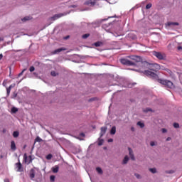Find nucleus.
I'll list each match as a JSON object with an SVG mask.
<instances>
[{"label": "nucleus", "mask_w": 182, "mask_h": 182, "mask_svg": "<svg viewBox=\"0 0 182 182\" xmlns=\"http://www.w3.org/2000/svg\"><path fill=\"white\" fill-rule=\"evenodd\" d=\"M103 45V43L101 41H98L94 43V46H96V48H99V46H102Z\"/></svg>", "instance_id": "a211bd4d"}, {"label": "nucleus", "mask_w": 182, "mask_h": 182, "mask_svg": "<svg viewBox=\"0 0 182 182\" xmlns=\"http://www.w3.org/2000/svg\"><path fill=\"white\" fill-rule=\"evenodd\" d=\"M66 14H55L53 17L50 18L51 21H56V19H59V18H62V16H65Z\"/></svg>", "instance_id": "0eeeda50"}, {"label": "nucleus", "mask_w": 182, "mask_h": 182, "mask_svg": "<svg viewBox=\"0 0 182 182\" xmlns=\"http://www.w3.org/2000/svg\"><path fill=\"white\" fill-rule=\"evenodd\" d=\"M22 22H26V21H31V17L26 16L21 19Z\"/></svg>", "instance_id": "aec40b11"}, {"label": "nucleus", "mask_w": 182, "mask_h": 182, "mask_svg": "<svg viewBox=\"0 0 182 182\" xmlns=\"http://www.w3.org/2000/svg\"><path fill=\"white\" fill-rule=\"evenodd\" d=\"M6 129H3V133H6Z\"/></svg>", "instance_id": "603ef678"}, {"label": "nucleus", "mask_w": 182, "mask_h": 182, "mask_svg": "<svg viewBox=\"0 0 182 182\" xmlns=\"http://www.w3.org/2000/svg\"><path fill=\"white\" fill-rule=\"evenodd\" d=\"M142 67L151 70L152 72H159L161 67L157 63H149L146 61L142 62Z\"/></svg>", "instance_id": "f03ea898"}, {"label": "nucleus", "mask_w": 182, "mask_h": 182, "mask_svg": "<svg viewBox=\"0 0 182 182\" xmlns=\"http://www.w3.org/2000/svg\"><path fill=\"white\" fill-rule=\"evenodd\" d=\"M110 134H116V127H112L110 130Z\"/></svg>", "instance_id": "f3484780"}, {"label": "nucleus", "mask_w": 182, "mask_h": 182, "mask_svg": "<svg viewBox=\"0 0 182 182\" xmlns=\"http://www.w3.org/2000/svg\"><path fill=\"white\" fill-rule=\"evenodd\" d=\"M129 58L131 59V60H133L134 62H136V63H138L139 62H141V63L143 62L141 61V58L140 56L131 55L129 56ZM141 65H143V63H141Z\"/></svg>", "instance_id": "39448f33"}, {"label": "nucleus", "mask_w": 182, "mask_h": 182, "mask_svg": "<svg viewBox=\"0 0 182 182\" xmlns=\"http://www.w3.org/2000/svg\"><path fill=\"white\" fill-rule=\"evenodd\" d=\"M6 92H7V96H9L10 93H11V90L10 88L7 87L6 88Z\"/></svg>", "instance_id": "c9c22d12"}, {"label": "nucleus", "mask_w": 182, "mask_h": 182, "mask_svg": "<svg viewBox=\"0 0 182 182\" xmlns=\"http://www.w3.org/2000/svg\"><path fill=\"white\" fill-rule=\"evenodd\" d=\"M129 150V157L131 159V160H136V159L134 158V154H133V149H132V148L129 147L128 148Z\"/></svg>", "instance_id": "9d476101"}, {"label": "nucleus", "mask_w": 182, "mask_h": 182, "mask_svg": "<svg viewBox=\"0 0 182 182\" xmlns=\"http://www.w3.org/2000/svg\"><path fill=\"white\" fill-rule=\"evenodd\" d=\"M165 173H166V174H173V173H175V171L174 170L166 171Z\"/></svg>", "instance_id": "a878e982"}, {"label": "nucleus", "mask_w": 182, "mask_h": 182, "mask_svg": "<svg viewBox=\"0 0 182 182\" xmlns=\"http://www.w3.org/2000/svg\"><path fill=\"white\" fill-rule=\"evenodd\" d=\"M96 1L95 0H87L85 2V5H90V6H95Z\"/></svg>", "instance_id": "1a4fd4ad"}, {"label": "nucleus", "mask_w": 182, "mask_h": 182, "mask_svg": "<svg viewBox=\"0 0 182 182\" xmlns=\"http://www.w3.org/2000/svg\"><path fill=\"white\" fill-rule=\"evenodd\" d=\"M4 41V38H0V41Z\"/></svg>", "instance_id": "5fc2aeb1"}, {"label": "nucleus", "mask_w": 182, "mask_h": 182, "mask_svg": "<svg viewBox=\"0 0 182 182\" xmlns=\"http://www.w3.org/2000/svg\"><path fill=\"white\" fill-rule=\"evenodd\" d=\"M178 50H182V46H178Z\"/></svg>", "instance_id": "a19ab883"}, {"label": "nucleus", "mask_w": 182, "mask_h": 182, "mask_svg": "<svg viewBox=\"0 0 182 182\" xmlns=\"http://www.w3.org/2000/svg\"><path fill=\"white\" fill-rule=\"evenodd\" d=\"M134 176L136 178H141V176L139 173H135Z\"/></svg>", "instance_id": "4c0bfd02"}, {"label": "nucleus", "mask_w": 182, "mask_h": 182, "mask_svg": "<svg viewBox=\"0 0 182 182\" xmlns=\"http://www.w3.org/2000/svg\"><path fill=\"white\" fill-rule=\"evenodd\" d=\"M154 141H151V143H150V146H154Z\"/></svg>", "instance_id": "c03bdc74"}, {"label": "nucleus", "mask_w": 182, "mask_h": 182, "mask_svg": "<svg viewBox=\"0 0 182 182\" xmlns=\"http://www.w3.org/2000/svg\"><path fill=\"white\" fill-rule=\"evenodd\" d=\"M142 73H144V75H146V76H149V77L155 79L156 80H157V82H159V83H161V85H164L169 89H173V87H174V84H173L171 81L168 80L159 79V75L154 72H151L149 70H145L144 71H142Z\"/></svg>", "instance_id": "f257e3e1"}, {"label": "nucleus", "mask_w": 182, "mask_h": 182, "mask_svg": "<svg viewBox=\"0 0 182 182\" xmlns=\"http://www.w3.org/2000/svg\"><path fill=\"white\" fill-rule=\"evenodd\" d=\"M4 182H10V181H9V179L5 178V179H4Z\"/></svg>", "instance_id": "09e8293b"}, {"label": "nucleus", "mask_w": 182, "mask_h": 182, "mask_svg": "<svg viewBox=\"0 0 182 182\" xmlns=\"http://www.w3.org/2000/svg\"><path fill=\"white\" fill-rule=\"evenodd\" d=\"M137 126H139L141 129H143V127H144V124L141 123V122H138Z\"/></svg>", "instance_id": "5701e85b"}, {"label": "nucleus", "mask_w": 182, "mask_h": 182, "mask_svg": "<svg viewBox=\"0 0 182 182\" xmlns=\"http://www.w3.org/2000/svg\"><path fill=\"white\" fill-rule=\"evenodd\" d=\"M13 87H15V84H11L9 87V89L11 90Z\"/></svg>", "instance_id": "ea45409f"}, {"label": "nucleus", "mask_w": 182, "mask_h": 182, "mask_svg": "<svg viewBox=\"0 0 182 182\" xmlns=\"http://www.w3.org/2000/svg\"><path fill=\"white\" fill-rule=\"evenodd\" d=\"M63 50H66V48H58L55 50L53 53V55H56V53H60V52H62Z\"/></svg>", "instance_id": "ddd939ff"}, {"label": "nucleus", "mask_w": 182, "mask_h": 182, "mask_svg": "<svg viewBox=\"0 0 182 182\" xmlns=\"http://www.w3.org/2000/svg\"><path fill=\"white\" fill-rule=\"evenodd\" d=\"M108 143H113V139H109Z\"/></svg>", "instance_id": "37998d69"}, {"label": "nucleus", "mask_w": 182, "mask_h": 182, "mask_svg": "<svg viewBox=\"0 0 182 182\" xmlns=\"http://www.w3.org/2000/svg\"><path fill=\"white\" fill-rule=\"evenodd\" d=\"M25 70H26V69H23V70H22V72H21V73L18 74V77H21V76H22V75H23V72H25Z\"/></svg>", "instance_id": "e433bc0d"}, {"label": "nucleus", "mask_w": 182, "mask_h": 182, "mask_svg": "<svg viewBox=\"0 0 182 182\" xmlns=\"http://www.w3.org/2000/svg\"><path fill=\"white\" fill-rule=\"evenodd\" d=\"M53 172L58 173L59 171V166H55V168H53Z\"/></svg>", "instance_id": "393cba45"}, {"label": "nucleus", "mask_w": 182, "mask_h": 182, "mask_svg": "<svg viewBox=\"0 0 182 182\" xmlns=\"http://www.w3.org/2000/svg\"><path fill=\"white\" fill-rule=\"evenodd\" d=\"M3 86H6V81L4 80V81L3 82Z\"/></svg>", "instance_id": "a18cd8bd"}, {"label": "nucleus", "mask_w": 182, "mask_h": 182, "mask_svg": "<svg viewBox=\"0 0 182 182\" xmlns=\"http://www.w3.org/2000/svg\"><path fill=\"white\" fill-rule=\"evenodd\" d=\"M16 112H18V108L14 107L11 108V112L12 113H16Z\"/></svg>", "instance_id": "cd10ccee"}, {"label": "nucleus", "mask_w": 182, "mask_h": 182, "mask_svg": "<svg viewBox=\"0 0 182 182\" xmlns=\"http://www.w3.org/2000/svg\"><path fill=\"white\" fill-rule=\"evenodd\" d=\"M65 39H69V36H67L66 37H65Z\"/></svg>", "instance_id": "3c124183"}, {"label": "nucleus", "mask_w": 182, "mask_h": 182, "mask_svg": "<svg viewBox=\"0 0 182 182\" xmlns=\"http://www.w3.org/2000/svg\"><path fill=\"white\" fill-rule=\"evenodd\" d=\"M32 156H29L28 158V156H26V154H24V161L25 163H28V164H31L32 163Z\"/></svg>", "instance_id": "6e6552de"}, {"label": "nucleus", "mask_w": 182, "mask_h": 182, "mask_svg": "<svg viewBox=\"0 0 182 182\" xmlns=\"http://www.w3.org/2000/svg\"><path fill=\"white\" fill-rule=\"evenodd\" d=\"M153 55H154V56L157 58V59H159V60H166V54H164L163 53L154 51Z\"/></svg>", "instance_id": "7ed1b4c3"}, {"label": "nucleus", "mask_w": 182, "mask_h": 182, "mask_svg": "<svg viewBox=\"0 0 182 182\" xmlns=\"http://www.w3.org/2000/svg\"><path fill=\"white\" fill-rule=\"evenodd\" d=\"M16 166L17 168V171H23V168H22V164H21V162L16 163Z\"/></svg>", "instance_id": "9b49d317"}, {"label": "nucleus", "mask_w": 182, "mask_h": 182, "mask_svg": "<svg viewBox=\"0 0 182 182\" xmlns=\"http://www.w3.org/2000/svg\"><path fill=\"white\" fill-rule=\"evenodd\" d=\"M106 132H107V127H101L100 137H103V136H105V134H106Z\"/></svg>", "instance_id": "423d86ee"}, {"label": "nucleus", "mask_w": 182, "mask_h": 182, "mask_svg": "<svg viewBox=\"0 0 182 182\" xmlns=\"http://www.w3.org/2000/svg\"><path fill=\"white\" fill-rule=\"evenodd\" d=\"M128 161H129V156H125L123 159L122 164H127Z\"/></svg>", "instance_id": "dca6fc26"}, {"label": "nucleus", "mask_w": 182, "mask_h": 182, "mask_svg": "<svg viewBox=\"0 0 182 182\" xmlns=\"http://www.w3.org/2000/svg\"><path fill=\"white\" fill-rule=\"evenodd\" d=\"M166 26H178V23L177 22H168Z\"/></svg>", "instance_id": "4468645a"}, {"label": "nucleus", "mask_w": 182, "mask_h": 182, "mask_svg": "<svg viewBox=\"0 0 182 182\" xmlns=\"http://www.w3.org/2000/svg\"><path fill=\"white\" fill-rule=\"evenodd\" d=\"M55 176H53V175H52V176H50V181L51 182H54V181H55Z\"/></svg>", "instance_id": "7c9ffc66"}, {"label": "nucleus", "mask_w": 182, "mask_h": 182, "mask_svg": "<svg viewBox=\"0 0 182 182\" xmlns=\"http://www.w3.org/2000/svg\"><path fill=\"white\" fill-rule=\"evenodd\" d=\"M35 169H33V168H31V170H30V174H29V176H30V178L31 179V180H33V179H34L35 178Z\"/></svg>", "instance_id": "f8f14e48"}, {"label": "nucleus", "mask_w": 182, "mask_h": 182, "mask_svg": "<svg viewBox=\"0 0 182 182\" xmlns=\"http://www.w3.org/2000/svg\"><path fill=\"white\" fill-rule=\"evenodd\" d=\"M96 171L98 173V174H103V170L100 167H97Z\"/></svg>", "instance_id": "6ab92c4d"}, {"label": "nucleus", "mask_w": 182, "mask_h": 182, "mask_svg": "<svg viewBox=\"0 0 182 182\" xmlns=\"http://www.w3.org/2000/svg\"><path fill=\"white\" fill-rule=\"evenodd\" d=\"M149 171H151V173H153V174H154L156 172V168H149Z\"/></svg>", "instance_id": "c756f323"}, {"label": "nucleus", "mask_w": 182, "mask_h": 182, "mask_svg": "<svg viewBox=\"0 0 182 182\" xmlns=\"http://www.w3.org/2000/svg\"><path fill=\"white\" fill-rule=\"evenodd\" d=\"M41 141H42V139H41V137L39 136H37L36 139H35V143H41Z\"/></svg>", "instance_id": "b1692460"}, {"label": "nucleus", "mask_w": 182, "mask_h": 182, "mask_svg": "<svg viewBox=\"0 0 182 182\" xmlns=\"http://www.w3.org/2000/svg\"><path fill=\"white\" fill-rule=\"evenodd\" d=\"M90 36V33H86V34L82 35V39H87V38H89Z\"/></svg>", "instance_id": "4be33fe9"}, {"label": "nucleus", "mask_w": 182, "mask_h": 182, "mask_svg": "<svg viewBox=\"0 0 182 182\" xmlns=\"http://www.w3.org/2000/svg\"><path fill=\"white\" fill-rule=\"evenodd\" d=\"M120 63L122 65H125L126 66H134L135 63L130 60H127L126 58H122L120 60Z\"/></svg>", "instance_id": "20e7f679"}, {"label": "nucleus", "mask_w": 182, "mask_h": 182, "mask_svg": "<svg viewBox=\"0 0 182 182\" xmlns=\"http://www.w3.org/2000/svg\"><path fill=\"white\" fill-rule=\"evenodd\" d=\"M162 132H163V133H167V129L163 128V129H162Z\"/></svg>", "instance_id": "79ce46f5"}, {"label": "nucleus", "mask_w": 182, "mask_h": 182, "mask_svg": "<svg viewBox=\"0 0 182 182\" xmlns=\"http://www.w3.org/2000/svg\"><path fill=\"white\" fill-rule=\"evenodd\" d=\"M4 58V55L0 54V60H1V59Z\"/></svg>", "instance_id": "49530a36"}, {"label": "nucleus", "mask_w": 182, "mask_h": 182, "mask_svg": "<svg viewBox=\"0 0 182 182\" xmlns=\"http://www.w3.org/2000/svg\"><path fill=\"white\" fill-rule=\"evenodd\" d=\"M11 150H13V151H15V150H16V144H15V141H11Z\"/></svg>", "instance_id": "2eb2a0df"}, {"label": "nucleus", "mask_w": 182, "mask_h": 182, "mask_svg": "<svg viewBox=\"0 0 182 182\" xmlns=\"http://www.w3.org/2000/svg\"><path fill=\"white\" fill-rule=\"evenodd\" d=\"M170 140H171V137H168V138L166 139V141H170Z\"/></svg>", "instance_id": "de8ad7c7"}, {"label": "nucleus", "mask_w": 182, "mask_h": 182, "mask_svg": "<svg viewBox=\"0 0 182 182\" xmlns=\"http://www.w3.org/2000/svg\"><path fill=\"white\" fill-rule=\"evenodd\" d=\"M0 159H4V156L1 155Z\"/></svg>", "instance_id": "864d4df0"}, {"label": "nucleus", "mask_w": 182, "mask_h": 182, "mask_svg": "<svg viewBox=\"0 0 182 182\" xmlns=\"http://www.w3.org/2000/svg\"><path fill=\"white\" fill-rule=\"evenodd\" d=\"M29 70H30V72H34L35 71V67H33V66L30 67Z\"/></svg>", "instance_id": "f704fd0d"}, {"label": "nucleus", "mask_w": 182, "mask_h": 182, "mask_svg": "<svg viewBox=\"0 0 182 182\" xmlns=\"http://www.w3.org/2000/svg\"><path fill=\"white\" fill-rule=\"evenodd\" d=\"M98 146H102L103 145V139H101L100 138L98 139Z\"/></svg>", "instance_id": "bb28decb"}, {"label": "nucleus", "mask_w": 182, "mask_h": 182, "mask_svg": "<svg viewBox=\"0 0 182 182\" xmlns=\"http://www.w3.org/2000/svg\"><path fill=\"white\" fill-rule=\"evenodd\" d=\"M173 127L175 129H178L180 127V124L177 122L173 123Z\"/></svg>", "instance_id": "c85d7f7f"}, {"label": "nucleus", "mask_w": 182, "mask_h": 182, "mask_svg": "<svg viewBox=\"0 0 182 182\" xmlns=\"http://www.w3.org/2000/svg\"><path fill=\"white\" fill-rule=\"evenodd\" d=\"M144 113H148V112H151V109L150 108H146L144 109Z\"/></svg>", "instance_id": "473e14b6"}, {"label": "nucleus", "mask_w": 182, "mask_h": 182, "mask_svg": "<svg viewBox=\"0 0 182 182\" xmlns=\"http://www.w3.org/2000/svg\"><path fill=\"white\" fill-rule=\"evenodd\" d=\"M150 8H151V4H148L146 6V9H150Z\"/></svg>", "instance_id": "72a5a7b5"}, {"label": "nucleus", "mask_w": 182, "mask_h": 182, "mask_svg": "<svg viewBox=\"0 0 182 182\" xmlns=\"http://www.w3.org/2000/svg\"><path fill=\"white\" fill-rule=\"evenodd\" d=\"M131 130H132V132H134V127H131Z\"/></svg>", "instance_id": "8fccbe9b"}, {"label": "nucleus", "mask_w": 182, "mask_h": 182, "mask_svg": "<svg viewBox=\"0 0 182 182\" xmlns=\"http://www.w3.org/2000/svg\"><path fill=\"white\" fill-rule=\"evenodd\" d=\"M50 74H51V76H56V72L55 71H51Z\"/></svg>", "instance_id": "58836bf2"}, {"label": "nucleus", "mask_w": 182, "mask_h": 182, "mask_svg": "<svg viewBox=\"0 0 182 182\" xmlns=\"http://www.w3.org/2000/svg\"><path fill=\"white\" fill-rule=\"evenodd\" d=\"M72 8H75V6H72Z\"/></svg>", "instance_id": "6e6d98bb"}, {"label": "nucleus", "mask_w": 182, "mask_h": 182, "mask_svg": "<svg viewBox=\"0 0 182 182\" xmlns=\"http://www.w3.org/2000/svg\"><path fill=\"white\" fill-rule=\"evenodd\" d=\"M52 154H49L48 155L46 156L47 160H51L52 159Z\"/></svg>", "instance_id": "2f4dec72"}, {"label": "nucleus", "mask_w": 182, "mask_h": 182, "mask_svg": "<svg viewBox=\"0 0 182 182\" xmlns=\"http://www.w3.org/2000/svg\"><path fill=\"white\" fill-rule=\"evenodd\" d=\"M13 136H14V137H15V138L18 137V136H19V132H18V131L14 132Z\"/></svg>", "instance_id": "412c9836"}]
</instances>
